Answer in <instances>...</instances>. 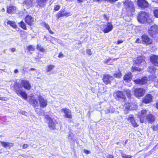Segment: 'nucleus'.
<instances>
[{
    "instance_id": "nucleus-62",
    "label": "nucleus",
    "mask_w": 158,
    "mask_h": 158,
    "mask_svg": "<svg viewBox=\"0 0 158 158\" xmlns=\"http://www.w3.org/2000/svg\"><path fill=\"white\" fill-rule=\"evenodd\" d=\"M46 118H49V117L48 116H47V117H46Z\"/></svg>"
},
{
    "instance_id": "nucleus-20",
    "label": "nucleus",
    "mask_w": 158,
    "mask_h": 158,
    "mask_svg": "<svg viewBox=\"0 0 158 158\" xmlns=\"http://www.w3.org/2000/svg\"><path fill=\"white\" fill-rule=\"evenodd\" d=\"M29 102L34 107L38 106V102L37 99L33 97H31V100Z\"/></svg>"
},
{
    "instance_id": "nucleus-57",
    "label": "nucleus",
    "mask_w": 158,
    "mask_h": 158,
    "mask_svg": "<svg viewBox=\"0 0 158 158\" xmlns=\"http://www.w3.org/2000/svg\"><path fill=\"white\" fill-rule=\"evenodd\" d=\"M156 108L158 109V102L156 104Z\"/></svg>"
},
{
    "instance_id": "nucleus-54",
    "label": "nucleus",
    "mask_w": 158,
    "mask_h": 158,
    "mask_svg": "<svg viewBox=\"0 0 158 158\" xmlns=\"http://www.w3.org/2000/svg\"><path fill=\"white\" fill-rule=\"evenodd\" d=\"M103 16L104 18L105 19H106V20H108V19L106 17V15H103Z\"/></svg>"
},
{
    "instance_id": "nucleus-31",
    "label": "nucleus",
    "mask_w": 158,
    "mask_h": 158,
    "mask_svg": "<svg viewBox=\"0 0 158 158\" xmlns=\"http://www.w3.org/2000/svg\"><path fill=\"white\" fill-rule=\"evenodd\" d=\"M148 71L152 74L154 73L156 71L154 67L153 66L149 67L148 69Z\"/></svg>"
},
{
    "instance_id": "nucleus-33",
    "label": "nucleus",
    "mask_w": 158,
    "mask_h": 158,
    "mask_svg": "<svg viewBox=\"0 0 158 158\" xmlns=\"http://www.w3.org/2000/svg\"><path fill=\"white\" fill-rule=\"evenodd\" d=\"M125 94H126L127 95L128 98H130L131 97V91L128 89H126L124 91Z\"/></svg>"
},
{
    "instance_id": "nucleus-2",
    "label": "nucleus",
    "mask_w": 158,
    "mask_h": 158,
    "mask_svg": "<svg viewBox=\"0 0 158 158\" xmlns=\"http://www.w3.org/2000/svg\"><path fill=\"white\" fill-rule=\"evenodd\" d=\"M138 21L141 23L147 22L151 23L152 22V19H150L148 13L143 11H141L139 13L138 16Z\"/></svg>"
},
{
    "instance_id": "nucleus-42",
    "label": "nucleus",
    "mask_w": 158,
    "mask_h": 158,
    "mask_svg": "<svg viewBox=\"0 0 158 158\" xmlns=\"http://www.w3.org/2000/svg\"><path fill=\"white\" fill-rule=\"evenodd\" d=\"M28 50L30 51H33L34 50V48L32 46L30 45L28 46Z\"/></svg>"
},
{
    "instance_id": "nucleus-63",
    "label": "nucleus",
    "mask_w": 158,
    "mask_h": 158,
    "mask_svg": "<svg viewBox=\"0 0 158 158\" xmlns=\"http://www.w3.org/2000/svg\"><path fill=\"white\" fill-rule=\"evenodd\" d=\"M45 38V39H46V37L45 36H44V38Z\"/></svg>"
},
{
    "instance_id": "nucleus-53",
    "label": "nucleus",
    "mask_w": 158,
    "mask_h": 158,
    "mask_svg": "<svg viewBox=\"0 0 158 158\" xmlns=\"http://www.w3.org/2000/svg\"><path fill=\"white\" fill-rule=\"evenodd\" d=\"M18 70L17 69H16L14 71V73H18Z\"/></svg>"
},
{
    "instance_id": "nucleus-48",
    "label": "nucleus",
    "mask_w": 158,
    "mask_h": 158,
    "mask_svg": "<svg viewBox=\"0 0 158 158\" xmlns=\"http://www.w3.org/2000/svg\"><path fill=\"white\" fill-rule=\"evenodd\" d=\"M28 145L27 144H24L23 145V149H26L28 147Z\"/></svg>"
},
{
    "instance_id": "nucleus-36",
    "label": "nucleus",
    "mask_w": 158,
    "mask_h": 158,
    "mask_svg": "<svg viewBox=\"0 0 158 158\" xmlns=\"http://www.w3.org/2000/svg\"><path fill=\"white\" fill-rule=\"evenodd\" d=\"M37 49L41 52H43L44 51V49L40 45H37Z\"/></svg>"
},
{
    "instance_id": "nucleus-10",
    "label": "nucleus",
    "mask_w": 158,
    "mask_h": 158,
    "mask_svg": "<svg viewBox=\"0 0 158 158\" xmlns=\"http://www.w3.org/2000/svg\"><path fill=\"white\" fill-rule=\"evenodd\" d=\"M113 79L112 77L107 74L104 75L102 78L103 82L106 85L110 84Z\"/></svg>"
},
{
    "instance_id": "nucleus-1",
    "label": "nucleus",
    "mask_w": 158,
    "mask_h": 158,
    "mask_svg": "<svg viewBox=\"0 0 158 158\" xmlns=\"http://www.w3.org/2000/svg\"><path fill=\"white\" fill-rule=\"evenodd\" d=\"M21 87L15 88V90L16 93L18 95L21 96L24 99L26 100L27 95L26 93L21 89V87H23L27 90H29L31 88V86L29 82L26 80H22L20 83Z\"/></svg>"
},
{
    "instance_id": "nucleus-15",
    "label": "nucleus",
    "mask_w": 158,
    "mask_h": 158,
    "mask_svg": "<svg viewBox=\"0 0 158 158\" xmlns=\"http://www.w3.org/2000/svg\"><path fill=\"white\" fill-rule=\"evenodd\" d=\"M142 40L147 44H151L152 43V40L151 39L146 35H143L142 36Z\"/></svg>"
},
{
    "instance_id": "nucleus-58",
    "label": "nucleus",
    "mask_w": 158,
    "mask_h": 158,
    "mask_svg": "<svg viewBox=\"0 0 158 158\" xmlns=\"http://www.w3.org/2000/svg\"><path fill=\"white\" fill-rule=\"evenodd\" d=\"M95 2H99L101 1V0H93Z\"/></svg>"
},
{
    "instance_id": "nucleus-22",
    "label": "nucleus",
    "mask_w": 158,
    "mask_h": 158,
    "mask_svg": "<svg viewBox=\"0 0 158 158\" xmlns=\"http://www.w3.org/2000/svg\"><path fill=\"white\" fill-rule=\"evenodd\" d=\"M131 79L132 75L131 73L129 72L125 75L124 77V80L126 82H128L129 81H131Z\"/></svg>"
},
{
    "instance_id": "nucleus-60",
    "label": "nucleus",
    "mask_w": 158,
    "mask_h": 158,
    "mask_svg": "<svg viewBox=\"0 0 158 158\" xmlns=\"http://www.w3.org/2000/svg\"><path fill=\"white\" fill-rule=\"evenodd\" d=\"M2 10V12H4V11H5V9H4V8H2V10Z\"/></svg>"
},
{
    "instance_id": "nucleus-49",
    "label": "nucleus",
    "mask_w": 158,
    "mask_h": 158,
    "mask_svg": "<svg viewBox=\"0 0 158 158\" xmlns=\"http://www.w3.org/2000/svg\"><path fill=\"white\" fill-rule=\"evenodd\" d=\"M63 56H64V55L62 53H59V55L58 56V57L59 58H62V57H63Z\"/></svg>"
},
{
    "instance_id": "nucleus-11",
    "label": "nucleus",
    "mask_w": 158,
    "mask_h": 158,
    "mask_svg": "<svg viewBox=\"0 0 158 158\" xmlns=\"http://www.w3.org/2000/svg\"><path fill=\"white\" fill-rule=\"evenodd\" d=\"M137 3L138 6L142 8H145L148 7V3L145 0H138Z\"/></svg>"
},
{
    "instance_id": "nucleus-32",
    "label": "nucleus",
    "mask_w": 158,
    "mask_h": 158,
    "mask_svg": "<svg viewBox=\"0 0 158 158\" xmlns=\"http://www.w3.org/2000/svg\"><path fill=\"white\" fill-rule=\"evenodd\" d=\"M113 75L114 77L115 78H120L121 76V73L118 70V71L114 73Z\"/></svg>"
},
{
    "instance_id": "nucleus-14",
    "label": "nucleus",
    "mask_w": 158,
    "mask_h": 158,
    "mask_svg": "<svg viewBox=\"0 0 158 158\" xmlns=\"http://www.w3.org/2000/svg\"><path fill=\"white\" fill-rule=\"evenodd\" d=\"M134 82L138 84L144 85L147 83V78L146 77H144L141 79H136L134 80Z\"/></svg>"
},
{
    "instance_id": "nucleus-7",
    "label": "nucleus",
    "mask_w": 158,
    "mask_h": 158,
    "mask_svg": "<svg viewBox=\"0 0 158 158\" xmlns=\"http://www.w3.org/2000/svg\"><path fill=\"white\" fill-rule=\"evenodd\" d=\"M148 113V111L146 110H143L141 112H140L139 113L138 116L140 118V123H143L144 120L146 119V115Z\"/></svg>"
},
{
    "instance_id": "nucleus-61",
    "label": "nucleus",
    "mask_w": 158,
    "mask_h": 158,
    "mask_svg": "<svg viewBox=\"0 0 158 158\" xmlns=\"http://www.w3.org/2000/svg\"><path fill=\"white\" fill-rule=\"evenodd\" d=\"M35 70V69H34V68H31L30 69V70Z\"/></svg>"
},
{
    "instance_id": "nucleus-18",
    "label": "nucleus",
    "mask_w": 158,
    "mask_h": 158,
    "mask_svg": "<svg viewBox=\"0 0 158 158\" xmlns=\"http://www.w3.org/2000/svg\"><path fill=\"white\" fill-rule=\"evenodd\" d=\"M135 63L138 65H140L142 63L144 64L145 62L143 57L140 56L138 57L135 60Z\"/></svg>"
},
{
    "instance_id": "nucleus-26",
    "label": "nucleus",
    "mask_w": 158,
    "mask_h": 158,
    "mask_svg": "<svg viewBox=\"0 0 158 158\" xmlns=\"http://www.w3.org/2000/svg\"><path fill=\"white\" fill-rule=\"evenodd\" d=\"M47 0H36L38 5L40 7H44Z\"/></svg>"
},
{
    "instance_id": "nucleus-23",
    "label": "nucleus",
    "mask_w": 158,
    "mask_h": 158,
    "mask_svg": "<svg viewBox=\"0 0 158 158\" xmlns=\"http://www.w3.org/2000/svg\"><path fill=\"white\" fill-rule=\"evenodd\" d=\"M35 0H26L24 2V5H26L28 7H30L34 5Z\"/></svg>"
},
{
    "instance_id": "nucleus-9",
    "label": "nucleus",
    "mask_w": 158,
    "mask_h": 158,
    "mask_svg": "<svg viewBox=\"0 0 158 158\" xmlns=\"http://www.w3.org/2000/svg\"><path fill=\"white\" fill-rule=\"evenodd\" d=\"M134 92L135 96L137 97H139L144 95L145 91L143 88H139L135 89Z\"/></svg>"
},
{
    "instance_id": "nucleus-51",
    "label": "nucleus",
    "mask_w": 158,
    "mask_h": 158,
    "mask_svg": "<svg viewBox=\"0 0 158 158\" xmlns=\"http://www.w3.org/2000/svg\"><path fill=\"white\" fill-rule=\"evenodd\" d=\"M84 152L85 154H89L90 152L89 151L87 150H84Z\"/></svg>"
},
{
    "instance_id": "nucleus-13",
    "label": "nucleus",
    "mask_w": 158,
    "mask_h": 158,
    "mask_svg": "<svg viewBox=\"0 0 158 158\" xmlns=\"http://www.w3.org/2000/svg\"><path fill=\"white\" fill-rule=\"evenodd\" d=\"M127 119L128 121L131 123V125L134 127H137L138 125L134 119L133 116L132 114H130L128 116Z\"/></svg>"
},
{
    "instance_id": "nucleus-4",
    "label": "nucleus",
    "mask_w": 158,
    "mask_h": 158,
    "mask_svg": "<svg viewBox=\"0 0 158 158\" xmlns=\"http://www.w3.org/2000/svg\"><path fill=\"white\" fill-rule=\"evenodd\" d=\"M113 95L117 100H119L120 99H122L125 101L126 98L124 92L122 91H118L114 93Z\"/></svg>"
},
{
    "instance_id": "nucleus-59",
    "label": "nucleus",
    "mask_w": 158,
    "mask_h": 158,
    "mask_svg": "<svg viewBox=\"0 0 158 158\" xmlns=\"http://www.w3.org/2000/svg\"><path fill=\"white\" fill-rule=\"evenodd\" d=\"M79 2H83L82 0H77Z\"/></svg>"
},
{
    "instance_id": "nucleus-55",
    "label": "nucleus",
    "mask_w": 158,
    "mask_h": 158,
    "mask_svg": "<svg viewBox=\"0 0 158 158\" xmlns=\"http://www.w3.org/2000/svg\"><path fill=\"white\" fill-rule=\"evenodd\" d=\"M114 156L112 155H110L109 156L108 158H113Z\"/></svg>"
},
{
    "instance_id": "nucleus-28",
    "label": "nucleus",
    "mask_w": 158,
    "mask_h": 158,
    "mask_svg": "<svg viewBox=\"0 0 158 158\" xmlns=\"http://www.w3.org/2000/svg\"><path fill=\"white\" fill-rule=\"evenodd\" d=\"M146 120H148L149 122L152 123L154 122L155 118L152 114H148L147 115V118Z\"/></svg>"
},
{
    "instance_id": "nucleus-17",
    "label": "nucleus",
    "mask_w": 158,
    "mask_h": 158,
    "mask_svg": "<svg viewBox=\"0 0 158 158\" xmlns=\"http://www.w3.org/2000/svg\"><path fill=\"white\" fill-rule=\"evenodd\" d=\"M150 60L154 65L158 66V56L153 55L151 56Z\"/></svg>"
},
{
    "instance_id": "nucleus-46",
    "label": "nucleus",
    "mask_w": 158,
    "mask_h": 158,
    "mask_svg": "<svg viewBox=\"0 0 158 158\" xmlns=\"http://www.w3.org/2000/svg\"><path fill=\"white\" fill-rule=\"evenodd\" d=\"M8 100V99L7 98L0 96V100L2 101H7Z\"/></svg>"
},
{
    "instance_id": "nucleus-3",
    "label": "nucleus",
    "mask_w": 158,
    "mask_h": 158,
    "mask_svg": "<svg viewBox=\"0 0 158 158\" xmlns=\"http://www.w3.org/2000/svg\"><path fill=\"white\" fill-rule=\"evenodd\" d=\"M102 31L104 33H107L111 31L113 28V26L111 22H107L106 24L102 26Z\"/></svg>"
},
{
    "instance_id": "nucleus-64",
    "label": "nucleus",
    "mask_w": 158,
    "mask_h": 158,
    "mask_svg": "<svg viewBox=\"0 0 158 158\" xmlns=\"http://www.w3.org/2000/svg\"><path fill=\"white\" fill-rule=\"evenodd\" d=\"M157 84H158V81L157 82Z\"/></svg>"
},
{
    "instance_id": "nucleus-16",
    "label": "nucleus",
    "mask_w": 158,
    "mask_h": 158,
    "mask_svg": "<svg viewBox=\"0 0 158 158\" xmlns=\"http://www.w3.org/2000/svg\"><path fill=\"white\" fill-rule=\"evenodd\" d=\"M152 96L150 94L147 95L143 100V102L148 104L151 102L152 100Z\"/></svg>"
},
{
    "instance_id": "nucleus-21",
    "label": "nucleus",
    "mask_w": 158,
    "mask_h": 158,
    "mask_svg": "<svg viewBox=\"0 0 158 158\" xmlns=\"http://www.w3.org/2000/svg\"><path fill=\"white\" fill-rule=\"evenodd\" d=\"M25 22L29 25L31 26L33 21V19L31 16L27 15L25 19Z\"/></svg>"
},
{
    "instance_id": "nucleus-5",
    "label": "nucleus",
    "mask_w": 158,
    "mask_h": 158,
    "mask_svg": "<svg viewBox=\"0 0 158 158\" xmlns=\"http://www.w3.org/2000/svg\"><path fill=\"white\" fill-rule=\"evenodd\" d=\"M148 32L151 36L154 37L158 32V26L155 25L151 26Z\"/></svg>"
},
{
    "instance_id": "nucleus-41",
    "label": "nucleus",
    "mask_w": 158,
    "mask_h": 158,
    "mask_svg": "<svg viewBox=\"0 0 158 158\" xmlns=\"http://www.w3.org/2000/svg\"><path fill=\"white\" fill-rule=\"evenodd\" d=\"M154 15L157 18H158V10H155L153 11Z\"/></svg>"
},
{
    "instance_id": "nucleus-34",
    "label": "nucleus",
    "mask_w": 158,
    "mask_h": 158,
    "mask_svg": "<svg viewBox=\"0 0 158 158\" xmlns=\"http://www.w3.org/2000/svg\"><path fill=\"white\" fill-rule=\"evenodd\" d=\"M20 27L24 30H26L27 29L25 23L21 21L20 23Z\"/></svg>"
},
{
    "instance_id": "nucleus-12",
    "label": "nucleus",
    "mask_w": 158,
    "mask_h": 158,
    "mask_svg": "<svg viewBox=\"0 0 158 158\" xmlns=\"http://www.w3.org/2000/svg\"><path fill=\"white\" fill-rule=\"evenodd\" d=\"M61 112L64 114V116L66 118H72L71 112L70 110L66 108H63L61 110Z\"/></svg>"
},
{
    "instance_id": "nucleus-43",
    "label": "nucleus",
    "mask_w": 158,
    "mask_h": 158,
    "mask_svg": "<svg viewBox=\"0 0 158 158\" xmlns=\"http://www.w3.org/2000/svg\"><path fill=\"white\" fill-rule=\"evenodd\" d=\"M60 6L58 5H56L55 6L54 10L55 11H57L60 9Z\"/></svg>"
},
{
    "instance_id": "nucleus-8",
    "label": "nucleus",
    "mask_w": 158,
    "mask_h": 158,
    "mask_svg": "<svg viewBox=\"0 0 158 158\" xmlns=\"http://www.w3.org/2000/svg\"><path fill=\"white\" fill-rule=\"evenodd\" d=\"M126 9L127 11L133 12L134 10V7L133 2L130 1H127L126 2Z\"/></svg>"
},
{
    "instance_id": "nucleus-40",
    "label": "nucleus",
    "mask_w": 158,
    "mask_h": 158,
    "mask_svg": "<svg viewBox=\"0 0 158 158\" xmlns=\"http://www.w3.org/2000/svg\"><path fill=\"white\" fill-rule=\"evenodd\" d=\"M124 106L127 110L131 109V104L130 103H126L124 104Z\"/></svg>"
},
{
    "instance_id": "nucleus-29",
    "label": "nucleus",
    "mask_w": 158,
    "mask_h": 158,
    "mask_svg": "<svg viewBox=\"0 0 158 158\" xmlns=\"http://www.w3.org/2000/svg\"><path fill=\"white\" fill-rule=\"evenodd\" d=\"M55 67V65L53 64L48 65L46 66V70L48 72H49L52 70Z\"/></svg>"
},
{
    "instance_id": "nucleus-52",
    "label": "nucleus",
    "mask_w": 158,
    "mask_h": 158,
    "mask_svg": "<svg viewBox=\"0 0 158 158\" xmlns=\"http://www.w3.org/2000/svg\"><path fill=\"white\" fill-rule=\"evenodd\" d=\"M135 42L136 43H140V40H139V38H137V39L136 40V41H135Z\"/></svg>"
},
{
    "instance_id": "nucleus-30",
    "label": "nucleus",
    "mask_w": 158,
    "mask_h": 158,
    "mask_svg": "<svg viewBox=\"0 0 158 158\" xmlns=\"http://www.w3.org/2000/svg\"><path fill=\"white\" fill-rule=\"evenodd\" d=\"M8 24L10 25L13 28H16L17 27V25L13 21H9L7 22Z\"/></svg>"
},
{
    "instance_id": "nucleus-19",
    "label": "nucleus",
    "mask_w": 158,
    "mask_h": 158,
    "mask_svg": "<svg viewBox=\"0 0 158 158\" xmlns=\"http://www.w3.org/2000/svg\"><path fill=\"white\" fill-rule=\"evenodd\" d=\"M57 123V122L55 120L50 119L49 122V127L50 129H54L56 128L55 126Z\"/></svg>"
},
{
    "instance_id": "nucleus-6",
    "label": "nucleus",
    "mask_w": 158,
    "mask_h": 158,
    "mask_svg": "<svg viewBox=\"0 0 158 158\" xmlns=\"http://www.w3.org/2000/svg\"><path fill=\"white\" fill-rule=\"evenodd\" d=\"M40 107L44 108L46 107L48 105L47 99L42 96L39 95L38 97Z\"/></svg>"
},
{
    "instance_id": "nucleus-37",
    "label": "nucleus",
    "mask_w": 158,
    "mask_h": 158,
    "mask_svg": "<svg viewBox=\"0 0 158 158\" xmlns=\"http://www.w3.org/2000/svg\"><path fill=\"white\" fill-rule=\"evenodd\" d=\"M61 12L63 16H69L71 15L70 12H67L63 11H61Z\"/></svg>"
},
{
    "instance_id": "nucleus-56",
    "label": "nucleus",
    "mask_w": 158,
    "mask_h": 158,
    "mask_svg": "<svg viewBox=\"0 0 158 158\" xmlns=\"http://www.w3.org/2000/svg\"><path fill=\"white\" fill-rule=\"evenodd\" d=\"M15 48H12V49L11 50H12V51L13 52H14V51H15Z\"/></svg>"
},
{
    "instance_id": "nucleus-24",
    "label": "nucleus",
    "mask_w": 158,
    "mask_h": 158,
    "mask_svg": "<svg viewBox=\"0 0 158 158\" xmlns=\"http://www.w3.org/2000/svg\"><path fill=\"white\" fill-rule=\"evenodd\" d=\"M1 145L5 148H10L11 147L13 146V144L12 143L6 142H0Z\"/></svg>"
},
{
    "instance_id": "nucleus-39",
    "label": "nucleus",
    "mask_w": 158,
    "mask_h": 158,
    "mask_svg": "<svg viewBox=\"0 0 158 158\" xmlns=\"http://www.w3.org/2000/svg\"><path fill=\"white\" fill-rule=\"evenodd\" d=\"M121 156L123 158H131L132 157L130 155H126L123 153H122Z\"/></svg>"
},
{
    "instance_id": "nucleus-25",
    "label": "nucleus",
    "mask_w": 158,
    "mask_h": 158,
    "mask_svg": "<svg viewBox=\"0 0 158 158\" xmlns=\"http://www.w3.org/2000/svg\"><path fill=\"white\" fill-rule=\"evenodd\" d=\"M16 7L13 6H10L7 7V12L9 14H12L15 12Z\"/></svg>"
},
{
    "instance_id": "nucleus-44",
    "label": "nucleus",
    "mask_w": 158,
    "mask_h": 158,
    "mask_svg": "<svg viewBox=\"0 0 158 158\" xmlns=\"http://www.w3.org/2000/svg\"><path fill=\"white\" fill-rule=\"evenodd\" d=\"M57 18H59L62 16H63L61 11H60V12L58 13L57 14Z\"/></svg>"
},
{
    "instance_id": "nucleus-35",
    "label": "nucleus",
    "mask_w": 158,
    "mask_h": 158,
    "mask_svg": "<svg viewBox=\"0 0 158 158\" xmlns=\"http://www.w3.org/2000/svg\"><path fill=\"white\" fill-rule=\"evenodd\" d=\"M111 60V59L110 58L106 59L104 60V63L108 64H111V63H112V62H111L110 61Z\"/></svg>"
},
{
    "instance_id": "nucleus-50",
    "label": "nucleus",
    "mask_w": 158,
    "mask_h": 158,
    "mask_svg": "<svg viewBox=\"0 0 158 158\" xmlns=\"http://www.w3.org/2000/svg\"><path fill=\"white\" fill-rule=\"evenodd\" d=\"M123 42V41L122 40H118L117 41V44H119L122 43Z\"/></svg>"
},
{
    "instance_id": "nucleus-38",
    "label": "nucleus",
    "mask_w": 158,
    "mask_h": 158,
    "mask_svg": "<svg viewBox=\"0 0 158 158\" xmlns=\"http://www.w3.org/2000/svg\"><path fill=\"white\" fill-rule=\"evenodd\" d=\"M151 128L154 131H157L158 130V124L153 125L152 126Z\"/></svg>"
},
{
    "instance_id": "nucleus-45",
    "label": "nucleus",
    "mask_w": 158,
    "mask_h": 158,
    "mask_svg": "<svg viewBox=\"0 0 158 158\" xmlns=\"http://www.w3.org/2000/svg\"><path fill=\"white\" fill-rule=\"evenodd\" d=\"M86 52H87V54H88V55H89L90 56L92 55V52L91 51V50L90 49H88L87 50Z\"/></svg>"
},
{
    "instance_id": "nucleus-47",
    "label": "nucleus",
    "mask_w": 158,
    "mask_h": 158,
    "mask_svg": "<svg viewBox=\"0 0 158 158\" xmlns=\"http://www.w3.org/2000/svg\"><path fill=\"white\" fill-rule=\"evenodd\" d=\"M132 70H137V71H141V69H139L136 67H132Z\"/></svg>"
},
{
    "instance_id": "nucleus-27",
    "label": "nucleus",
    "mask_w": 158,
    "mask_h": 158,
    "mask_svg": "<svg viewBox=\"0 0 158 158\" xmlns=\"http://www.w3.org/2000/svg\"><path fill=\"white\" fill-rule=\"evenodd\" d=\"M42 24L43 26L47 30H48L51 34H53V32L51 30L50 27L48 24L46 23L45 22H44L42 23Z\"/></svg>"
}]
</instances>
